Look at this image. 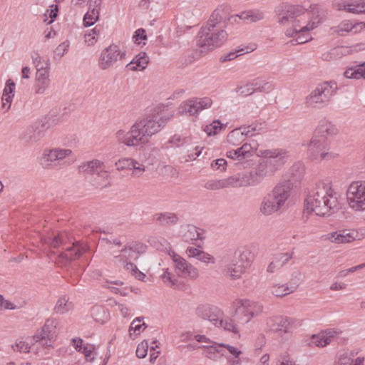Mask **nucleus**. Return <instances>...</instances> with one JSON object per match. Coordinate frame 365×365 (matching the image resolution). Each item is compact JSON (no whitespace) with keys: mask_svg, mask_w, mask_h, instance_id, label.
I'll list each match as a JSON object with an SVG mask.
<instances>
[{"mask_svg":"<svg viewBox=\"0 0 365 365\" xmlns=\"http://www.w3.org/2000/svg\"><path fill=\"white\" fill-rule=\"evenodd\" d=\"M228 9L220 6L217 7L210 16L207 25L200 30L197 36V45L201 48V51H212L221 46L227 38V34L221 29L217 32L214 31L215 27L219 23L225 22L239 23L240 21L246 22H257L264 19V13L258 10H248L239 14L227 17Z\"/></svg>","mask_w":365,"mask_h":365,"instance_id":"f257e3e1","label":"nucleus"},{"mask_svg":"<svg viewBox=\"0 0 365 365\" xmlns=\"http://www.w3.org/2000/svg\"><path fill=\"white\" fill-rule=\"evenodd\" d=\"M337 194L330 183L319 182L305 200V210L319 216H329L338 210Z\"/></svg>","mask_w":365,"mask_h":365,"instance_id":"f03ea898","label":"nucleus"},{"mask_svg":"<svg viewBox=\"0 0 365 365\" xmlns=\"http://www.w3.org/2000/svg\"><path fill=\"white\" fill-rule=\"evenodd\" d=\"M60 121L57 115H40L24 129L19 139L26 147L39 145L47 131L57 125Z\"/></svg>","mask_w":365,"mask_h":365,"instance_id":"7ed1b4c3","label":"nucleus"},{"mask_svg":"<svg viewBox=\"0 0 365 365\" xmlns=\"http://www.w3.org/2000/svg\"><path fill=\"white\" fill-rule=\"evenodd\" d=\"M293 185L290 180L280 181L263 197L260 212L264 215H270L279 211L289 197Z\"/></svg>","mask_w":365,"mask_h":365,"instance_id":"20e7f679","label":"nucleus"},{"mask_svg":"<svg viewBox=\"0 0 365 365\" xmlns=\"http://www.w3.org/2000/svg\"><path fill=\"white\" fill-rule=\"evenodd\" d=\"M44 244L49 245L51 248L59 249L62 247L64 250L58 255V264L61 266H66L72 261L78 259L83 252L85 249L81 247L78 243H73L71 247L64 248L63 247L68 242V237L66 233L61 232L53 238H41Z\"/></svg>","mask_w":365,"mask_h":365,"instance_id":"39448f33","label":"nucleus"},{"mask_svg":"<svg viewBox=\"0 0 365 365\" xmlns=\"http://www.w3.org/2000/svg\"><path fill=\"white\" fill-rule=\"evenodd\" d=\"M337 90V84L334 81L319 83L307 97L306 103L310 107L322 108L327 105Z\"/></svg>","mask_w":365,"mask_h":365,"instance_id":"423d86ee","label":"nucleus"},{"mask_svg":"<svg viewBox=\"0 0 365 365\" xmlns=\"http://www.w3.org/2000/svg\"><path fill=\"white\" fill-rule=\"evenodd\" d=\"M234 317L238 319V323H248L252 318L258 317L263 312V306L258 302L248 299H238L234 302Z\"/></svg>","mask_w":365,"mask_h":365,"instance_id":"0eeeda50","label":"nucleus"},{"mask_svg":"<svg viewBox=\"0 0 365 365\" xmlns=\"http://www.w3.org/2000/svg\"><path fill=\"white\" fill-rule=\"evenodd\" d=\"M327 141L323 138L312 136L307 144V154L312 160H330L336 158V155L328 151Z\"/></svg>","mask_w":365,"mask_h":365,"instance_id":"6e6552de","label":"nucleus"},{"mask_svg":"<svg viewBox=\"0 0 365 365\" xmlns=\"http://www.w3.org/2000/svg\"><path fill=\"white\" fill-rule=\"evenodd\" d=\"M169 120V117L163 115H145L136 121L135 124L148 140L149 138L159 132Z\"/></svg>","mask_w":365,"mask_h":365,"instance_id":"1a4fd4ad","label":"nucleus"},{"mask_svg":"<svg viewBox=\"0 0 365 365\" xmlns=\"http://www.w3.org/2000/svg\"><path fill=\"white\" fill-rule=\"evenodd\" d=\"M346 200L351 209L365 210V182H352L346 190Z\"/></svg>","mask_w":365,"mask_h":365,"instance_id":"9d476101","label":"nucleus"},{"mask_svg":"<svg viewBox=\"0 0 365 365\" xmlns=\"http://www.w3.org/2000/svg\"><path fill=\"white\" fill-rule=\"evenodd\" d=\"M125 56V50H121L119 46L112 43L101 51L98 66L101 70H106L114 66L118 61H123Z\"/></svg>","mask_w":365,"mask_h":365,"instance_id":"9b49d317","label":"nucleus"},{"mask_svg":"<svg viewBox=\"0 0 365 365\" xmlns=\"http://www.w3.org/2000/svg\"><path fill=\"white\" fill-rule=\"evenodd\" d=\"M258 155L264 159L274 173L287 162L290 156L289 151L283 148L260 150Z\"/></svg>","mask_w":365,"mask_h":365,"instance_id":"f8f14e48","label":"nucleus"},{"mask_svg":"<svg viewBox=\"0 0 365 365\" xmlns=\"http://www.w3.org/2000/svg\"><path fill=\"white\" fill-rule=\"evenodd\" d=\"M312 16L306 26H300L299 24H293V29H288L285 31L287 37H295L298 34L310 31L317 28L321 23L322 18L320 15V6L318 4H312L309 6Z\"/></svg>","mask_w":365,"mask_h":365,"instance_id":"ddd939ff","label":"nucleus"},{"mask_svg":"<svg viewBox=\"0 0 365 365\" xmlns=\"http://www.w3.org/2000/svg\"><path fill=\"white\" fill-rule=\"evenodd\" d=\"M115 135L119 143L128 147H135L148 142L135 123L132 125L129 131L125 132V130H119Z\"/></svg>","mask_w":365,"mask_h":365,"instance_id":"4468645a","label":"nucleus"},{"mask_svg":"<svg viewBox=\"0 0 365 365\" xmlns=\"http://www.w3.org/2000/svg\"><path fill=\"white\" fill-rule=\"evenodd\" d=\"M276 13L279 16V22L282 24L287 23L299 24V17L304 14V10L299 6L282 4L276 8Z\"/></svg>","mask_w":365,"mask_h":365,"instance_id":"2eb2a0df","label":"nucleus"},{"mask_svg":"<svg viewBox=\"0 0 365 365\" xmlns=\"http://www.w3.org/2000/svg\"><path fill=\"white\" fill-rule=\"evenodd\" d=\"M169 255L171 257L176 272L180 277L190 279H196L198 277V269L185 259L176 254L174 251H170Z\"/></svg>","mask_w":365,"mask_h":365,"instance_id":"dca6fc26","label":"nucleus"},{"mask_svg":"<svg viewBox=\"0 0 365 365\" xmlns=\"http://www.w3.org/2000/svg\"><path fill=\"white\" fill-rule=\"evenodd\" d=\"M72 150L64 148L46 149L41 158V165L43 168L51 169L56 167L58 162L71 155Z\"/></svg>","mask_w":365,"mask_h":365,"instance_id":"f3484780","label":"nucleus"},{"mask_svg":"<svg viewBox=\"0 0 365 365\" xmlns=\"http://www.w3.org/2000/svg\"><path fill=\"white\" fill-rule=\"evenodd\" d=\"M212 101L210 98H192L183 102L180 106L181 114H197L212 106Z\"/></svg>","mask_w":365,"mask_h":365,"instance_id":"a211bd4d","label":"nucleus"},{"mask_svg":"<svg viewBox=\"0 0 365 365\" xmlns=\"http://www.w3.org/2000/svg\"><path fill=\"white\" fill-rule=\"evenodd\" d=\"M196 314L203 320H207L216 327L222 317L223 312L217 307L211 305H201L196 309Z\"/></svg>","mask_w":365,"mask_h":365,"instance_id":"6ab92c4d","label":"nucleus"},{"mask_svg":"<svg viewBox=\"0 0 365 365\" xmlns=\"http://www.w3.org/2000/svg\"><path fill=\"white\" fill-rule=\"evenodd\" d=\"M295 322L294 319L282 316H275L269 317L267 319L266 324L269 330L277 332L283 331L288 333L292 328V324Z\"/></svg>","mask_w":365,"mask_h":365,"instance_id":"aec40b11","label":"nucleus"},{"mask_svg":"<svg viewBox=\"0 0 365 365\" xmlns=\"http://www.w3.org/2000/svg\"><path fill=\"white\" fill-rule=\"evenodd\" d=\"M115 166L118 170H132V175L140 177L145 170V167L138 161L131 158H123L119 159L115 163Z\"/></svg>","mask_w":365,"mask_h":365,"instance_id":"412c9836","label":"nucleus"},{"mask_svg":"<svg viewBox=\"0 0 365 365\" xmlns=\"http://www.w3.org/2000/svg\"><path fill=\"white\" fill-rule=\"evenodd\" d=\"M357 237L355 230L343 229L329 234L327 239L333 243L344 244L354 241Z\"/></svg>","mask_w":365,"mask_h":365,"instance_id":"4be33fe9","label":"nucleus"},{"mask_svg":"<svg viewBox=\"0 0 365 365\" xmlns=\"http://www.w3.org/2000/svg\"><path fill=\"white\" fill-rule=\"evenodd\" d=\"M82 171L88 174H96L103 178H108V173L105 170L104 163L98 160H93L80 166Z\"/></svg>","mask_w":365,"mask_h":365,"instance_id":"5701e85b","label":"nucleus"},{"mask_svg":"<svg viewBox=\"0 0 365 365\" xmlns=\"http://www.w3.org/2000/svg\"><path fill=\"white\" fill-rule=\"evenodd\" d=\"M146 247H147L144 244L140 242L131 241L128 242L120 252L125 255V257L135 259L140 254L145 252Z\"/></svg>","mask_w":365,"mask_h":365,"instance_id":"b1692460","label":"nucleus"},{"mask_svg":"<svg viewBox=\"0 0 365 365\" xmlns=\"http://www.w3.org/2000/svg\"><path fill=\"white\" fill-rule=\"evenodd\" d=\"M249 128L240 127L233 129L227 136V142L232 146H238L243 143L249 136Z\"/></svg>","mask_w":365,"mask_h":365,"instance_id":"393cba45","label":"nucleus"},{"mask_svg":"<svg viewBox=\"0 0 365 365\" xmlns=\"http://www.w3.org/2000/svg\"><path fill=\"white\" fill-rule=\"evenodd\" d=\"M338 129L331 123L322 120L316 128L314 136L317 138H323L325 141L329 136L334 135L337 133Z\"/></svg>","mask_w":365,"mask_h":365,"instance_id":"a878e982","label":"nucleus"},{"mask_svg":"<svg viewBox=\"0 0 365 365\" xmlns=\"http://www.w3.org/2000/svg\"><path fill=\"white\" fill-rule=\"evenodd\" d=\"M58 324L56 319L50 318L48 319L44 325L42 327V331L46 332L47 336H49V343L46 341L43 343V347L51 348L53 347V343L56 340V329Z\"/></svg>","mask_w":365,"mask_h":365,"instance_id":"bb28decb","label":"nucleus"},{"mask_svg":"<svg viewBox=\"0 0 365 365\" xmlns=\"http://www.w3.org/2000/svg\"><path fill=\"white\" fill-rule=\"evenodd\" d=\"M240 324H242L238 323V319L234 317L233 314L232 317H227L223 318V317H222L217 327H222L225 331L237 334L240 332Z\"/></svg>","mask_w":365,"mask_h":365,"instance_id":"cd10ccee","label":"nucleus"},{"mask_svg":"<svg viewBox=\"0 0 365 365\" xmlns=\"http://www.w3.org/2000/svg\"><path fill=\"white\" fill-rule=\"evenodd\" d=\"M93 0L89 5L88 11L83 17V25L85 27L93 26L99 18V11L97 7L101 5V0H94L93 4L96 7L91 8Z\"/></svg>","mask_w":365,"mask_h":365,"instance_id":"c85d7f7f","label":"nucleus"},{"mask_svg":"<svg viewBox=\"0 0 365 365\" xmlns=\"http://www.w3.org/2000/svg\"><path fill=\"white\" fill-rule=\"evenodd\" d=\"M149 62V58L146 53L140 52L126 65V68L130 71H143Z\"/></svg>","mask_w":365,"mask_h":365,"instance_id":"c756f323","label":"nucleus"},{"mask_svg":"<svg viewBox=\"0 0 365 365\" xmlns=\"http://www.w3.org/2000/svg\"><path fill=\"white\" fill-rule=\"evenodd\" d=\"M49 72L43 71L36 73L35 92L43 94L50 85Z\"/></svg>","mask_w":365,"mask_h":365,"instance_id":"7c9ffc66","label":"nucleus"},{"mask_svg":"<svg viewBox=\"0 0 365 365\" xmlns=\"http://www.w3.org/2000/svg\"><path fill=\"white\" fill-rule=\"evenodd\" d=\"M189 257L197 259L199 261L208 264L215 263V258L210 254L193 247H189L186 250Z\"/></svg>","mask_w":365,"mask_h":365,"instance_id":"2f4dec72","label":"nucleus"},{"mask_svg":"<svg viewBox=\"0 0 365 365\" xmlns=\"http://www.w3.org/2000/svg\"><path fill=\"white\" fill-rule=\"evenodd\" d=\"M246 269L237 261L231 262L224 270L225 275L231 279H239L245 272Z\"/></svg>","mask_w":365,"mask_h":365,"instance_id":"473e14b6","label":"nucleus"},{"mask_svg":"<svg viewBox=\"0 0 365 365\" xmlns=\"http://www.w3.org/2000/svg\"><path fill=\"white\" fill-rule=\"evenodd\" d=\"M200 235L199 229L194 225H187L182 227L181 230L182 238L185 242H190L200 239Z\"/></svg>","mask_w":365,"mask_h":365,"instance_id":"72a5a7b5","label":"nucleus"},{"mask_svg":"<svg viewBox=\"0 0 365 365\" xmlns=\"http://www.w3.org/2000/svg\"><path fill=\"white\" fill-rule=\"evenodd\" d=\"M255 92L269 93L274 89V85L262 78H256L250 81Z\"/></svg>","mask_w":365,"mask_h":365,"instance_id":"f704fd0d","label":"nucleus"},{"mask_svg":"<svg viewBox=\"0 0 365 365\" xmlns=\"http://www.w3.org/2000/svg\"><path fill=\"white\" fill-rule=\"evenodd\" d=\"M155 220L162 226H171L178 221V217L173 212H163L155 215Z\"/></svg>","mask_w":365,"mask_h":365,"instance_id":"c9c22d12","label":"nucleus"},{"mask_svg":"<svg viewBox=\"0 0 365 365\" xmlns=\"http://www.w3.org/2000/svg\"><path fill=\"white\" fill-rule=\"evenodd\" d=\"M33 63L35 65L36 73L47 71L50 70V62L48 58L40 56L37 52H34L31 55Z\"/></svg>","mask_w":365,"mask_h":365,"instance_id":"e433bc0d","label":"nucleus"},{"mask_svg":"<svg viewBox=\"0 0 365 365\" xmlns=\"http://www.w3.org/2000/svg\"><path fill=\"white\" fill-rule=\"evenodd\" d=\"M343 9L355 14H365V0H355L343 5Z\"/></svg>","mask_w":365,"mask_h":365,"instance_id":"4c0bfd02","label":"nucleus"},{"mask_svg":"<svg viewBox=\"0 0 365 365\" xmlns=\"http://www.w3.org/2000/svg\"><path fill=\"white\" fill-rule=\"evenodd\" d=\"M240 255L237 262L247 269L250 267L255 259V254L247 248L240 250Z\"/></svg>","mask_w":365,"mask_h":365,"instance_id":"58836bf2","label":"nucleus"},{"mask_svg":"<svg viewBox=\"0 0 365 365\" xmlns=\"http://www.w3.org/2000/svg\"><path fill=\"white\" fill-rule=\"evenodd\" d=\"M255 170H256L257 175H258L261 180L264 177L272 175L275 173L264 158H262Z\"/></svg>","mask_w":365,"mask_h":365,"instance_id":"ea45409f","label":"nucleus"},{"mask_svg":"<svg viewBox=\"0 0 365 365\" xmlns=\"http://www.w3.org/2000/svg\"><path fill=\"white\" fill-rule=\"evenodd\" d=\"M295 289L294 287H289L286 284H275L272 288V293L278 297H284L293 292Z\"/></svg>","mask_w":365,"mask_h":365,"instance_id":"a19ab883","label":"nucleus"},{"mask_svg":"<svg viewBox=\"0 0 365 365\" xmlns=\"http://www.w3.org/2000/svg\"><path fill=\"white\" fill-rule=\"evenodd\" d=\"M14 89L15 83L11 79H9L6 83L2 96V101L9 103V107L10 106L11 100L14 96Z\"/></svg>","mask_w":365,"mask_h":365,"instance_id":"79ce46f5","label":"nucleus"},{"mask_svg":"<svg viewBox=\"0 0 365 365\" xmlns=\"http://www.w3.org/2000/svg\"><path fill=\"white\" fill-rule=\"evenodd\" d=\"M355 354L353 351H343L338 354L335 365H351Z\"/></svg>","mask_w":365,"mask_h":365,"instance_id":"37998d69","label":"nucleus"},{"mask_svg":"<svg viewBox=\"0 0 365 365\" xmlns=\"http://www.w3.org/2000/svg\"><path fill=\"white\" fill-rule=\"evenodd\" d=\"M304 173V165L300 163H295L290 168L292 179H289L288 180H290L291 182L293 184V181H299L302 178Z\"/></svg>","mask_w":365,"mask_h":365,"instance_id":"c03bdc74","label":"nucleus"},{"mask_svg":"<svg viewBox=\"0 0 365 365\" xmlns=\"http://www.w3.org/2000/svg\"><path fill=\"white\" fill-rule=\"evenodd\" d=\"M228 187H247L243 173L227 178Z\"/></svg>","mask_w":365,"mask_h":365,"instance_id":"a18cd8bd","label":"nucleus"},{"mask_svg":"<svg viewBox=\"0 0 365 365\" xmlns=\"http://www.w3.org/2000/svg\"><path fill=\"white\" fill-rule=\"evenodd\" d=\"M225 128V125L221 123L220 120H214L212 123L205 127L204 131L208 136L215 135L218 134Z\"/></svg>","mask_w":365,"mask_h":365,"instance_id":"49530a36","label":"nucleus"},{"mask_svg":"<svg viewBox=\"0 0 365 365\" xmlns=\"http://www.w3.org/2000/svg\"><path fill=\"white\" fill-rule=\"evenodd\" d=\"M205 187L212 190L228 187L227 178L209 180L205 183Z\"/></svg>","mask_w":365,"mask_h":365,"instance_id":"de8ad7c7","label":"nucleus"},{"mask_svg":"<svg viewBox=\"0 0 365 365\" xmlns=\"http://www.w3.org/2000/svg\"><path fill=\"white\" fill-rule=\"evenodd\" d=\"M70 309V304H68V298L66 296L61 297L56 302L54 307V312L57 314H64Z\"/></svg>","mask_w":365,"mask_h":365,"instance_id":"09e8293b","label":"nucleus"},{"mask_svg":"<svg viewBox=\"0 0 365 365\" xmlns=\"http://www.w3.org/2000/svg\"><path fill=\"white\" fill-rule=\"evenodd\" d=\"M253 145L250 143L244 142L242 146L238 148V151L240 152L243 158H249L253 155L254 150L256 148L257 143L252 141Z\"/></svg>","mask_w":365,"mask_h":365,"instance_id":"8fccbe9b","label":"nucleus"},{"mask_svg":"<svg viewBox=\"0 0 365 365\" xmlns=\"http://www.w3.org/2000/svg\"><path fill=\"white\" fill-rule=\"evenodd\" d=\"M245 182L247 186H255L258 185L262 180L257 175L256 170H251L250 172H244L243 173Z\"/></svg>","mask_w":365,"mask_h":365,"instance_id":"3c124183","label":"nucleus"},{"mask_svg":"<svg viewBox=\"0 0 365 365\" xmlns=\"http://www.w3.org/2000/svg\"><path fill=\"white\" fill-rule=\"evenodd\" d=\"M235 92L242 96H247L255 93V90L252 86L250 81L244 85L239 86L235 88Z\"/></svg>","mask_w":365,"mask_h":365,"instance_id":"603ef678","label":"nucleus"},{"mask_svg":"<svg viewBox=\"0 0 365 365\" xmlns=\"http://www.w3.org/2000/svg\"><path fill=\"white\" fill-rule=\"evenodd\" d=\"M143 319V317H137L133 320L129 327V332L130 335H132L131 331L133 330L134 331L135 333H136L137 335H138L140 333V328L143 326L145 328L147 327V324L143 322V324H140Z\"/></svg>","mask_w":365,"mask_h":365,"instance_id":"864d4df0","label":"nucleus"},{"mask_svg":"<svg viewBox=\"0 0 365 365\" xmlns=\"http://www.w3.org/2000/svg\"><path fill=\"white\" fill-rule=\"evenodd\" d=\"M101 28L96 26L93 29L90 31L88 34H85V41L88 43V44L92 45L96 41V36H98L101 33Z\"/></svg>","mask_w":365,"mask_h":365,"instance_id":"5fc2aeb1","label":"nucleus"},{"mask_svg":"<svg viewBox=\"0 0 365 365\" xmlns=\"http://www.w3.org/2000/svg\"><path fill=\"white\" fill-rule=\"evenodd\" d=\"M246 128H249L250 132L249 135L252 136L255 133H258L259 132L263 131L267 128V124L264 121L263 122H258V123H253L251 125L247 126Z\"/></svg>","mask_w":365,"mask_h":365,"instance_id":"6e6d98bb","label":"nucleus"},{"mask_svg":"<svg viewBox=\"0 0 365 365\" xmlns=\"http://www.w3.org/2000/svg\"><path fill=\"white\" fill-rule=\"evenodd\" d=\"M344 76L349 79H360L359 65L347 68L344 73Z\"/></svg>","mask_w":365,"mask_h":365,"instance_id":"4d7b16f0","label":"nucleus"},{"mask_svg":"<svg viewBox=\"0 0 365 365\" xmlns=\"http://www.w3.org/2000/svg\"><path fill=\"white\" fill-rule=\"evenodd\" d=\"M292 257L293 252L278 253L274 255V259L277 260L278 263L280 264V267H282Z\"/></svg>","mask_w":365,"mask_h":365,"instance_id":"13d9d810","label":"nucleus"},{"mask_svg":"<svg viewBox=\"0 0 365 365\" xmlns=\"http://www.w3.org/2000/svg\"><path fill=\"white\" fill-rule=\"evenodd\" d=\"M248 50H245L244 48H242V49H240V50H237V51H231L222 56L220 57V61L222 62H225V61H231V60H233L235 59L236 57H237L238 56H240L243 53H248Z\"/></svg>","mask_w":365,"mask_h":365,"instance_id":"bf43d9fd","label":"nucleus"},{"mask_svg":"<svg viewBox=\"0 0 365 365\" xmlns=\"http://www.w3.org/2000/svg\"><path fill=\"white\" fill-rule=\"evenodd\" d=\"M309 31L299 33L295 36V38L291 41L292 44H302L311 39L309 34Z\"/></svg>","mask_w":365,"mask_h":365,"instance_id":"052dcab7","label":"nucleus"},{"mask_svg":"<svg viewBox=\"0 0 365 365\" xmlns=\"http://www.w3.org/2000/svg\"><path fill=\"white\" fill-rule=\"evenodd\" d=\"M148 349V344L147 341H143L139 344L136 349V356L139 359L145 358L147 355Z\"/></svg>","mask_w":365,"mask_h":365,"instance_id":"680f3d73","label":"nucleus"},{"mask_svg":"<svg viewBox=\"0 0 365 365\" xmlns=\"http://www.w3.org/2000/svg\"><path fill=\"white\" fill-rule=\"evenodd\" d=\"M70 46V42L65 41L60 43L55 49L54 53L56 56L61 58L66 53H67Z\"/></svg>","mask_w":365,"mask_h":365,"instance_id":"e2e57ef3","label":"nucleus"},{"mask_svg":"<svg viewBox=\"0 0 365 365\" xmlns=\"http://www.w3.org/2000/svg\"><path fill=\"white\" fill-rule=\"evenodd\" d=\"M34 341L36 343H39L43 346V343L47 341L49 343V336H47L46 332L42 331V329H38L36 334L33 336Z\"/></svg>","mask_w":365,"mask_h":365,"instance_id":"0e129e2a","label":"nucleus"},{"mask_svg":"<svg viewBox=\"0 0 365 365\" xmlns=\"http://www.w3.org/2000/svg\"><path fill=\"white\" fill-rule=\"evenodd\" d=\"M329 340L327 337L324 338L322 334H321L318 336L314 335L312 342L317 346L324 347L329 344Z\"/></svg>","mask_w":365,"mask_h":365,"instance_id":"69168bd1","label":"nucleus"},{"mask_svg":"<svg viewBox=\"0 0 365 365\" xmlns=\"http://www.w3.org/2000/svg\"><path fill=\"white\" fill-rule=\"evenodd\" d=\"M354 26L349 21H343L339 25L336 32L338 33L339 35L344 36V32L347 33L349 31H351L354 29Z\"/></svg>","mask_w":365,"mask_h":365,"instance_id":"338daca9","label":"nucleus"},{"mask_svg":"<svg viewBox=\"0 0 365 365\" xmlns=\"http://www.w3.org/2000/svg\"><path fill=\"white\" fill-rule=\"evenodd\" d=\"M147 38V35L145 33V30L144 29H137L133 36V39L135 43L140 45L141 43V40H145Z\"/></svg>","mask_w":365,"mask_h":365,"instance_id":"774afa93","label":"nucleus"}]
</instances>
